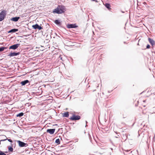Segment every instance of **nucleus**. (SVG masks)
I'll return each instance as SVG.
<instances>
[{
  "instance_id": "f257e3e1",
  "label": "nucleus",
  "mask_w": 155,
  "mask_h": 155,
  "mask_svg": "<svg viewBox=\"0 0 155 155\" xmlns=\"http://www.w3.org/2000/svg\"><path fill=\"white\" fill-rule=\"evenodd\" d=\"M66 10L65 7L63 5H58L53 11L54 13L61 14L64 13Z\"/></svg>"
},
{
  "instance_id": "f03ea898",
  "label": "nucleus",
  "mask_w": 155,
  "mask_h": 155,
  "mask_svg": "<svg viewBox=\"0 0 155 155\" xmlns=\"http://www.w3.org/2000/svg\"><path fill=\"white\" fill-rule=\"evenodd\" d=\"M6 13L5 10H4L0 13V21L3 20L5 18Z\"/></svg>"
},
{
  "instance_id": "7ed1b4c3",
  "label": "nucleus",
  "mask_w": 155,
  "mask_h": 155,
  "mask_svg": "<svg viewBox=\"0 0 155 155\" xmlns=\"http://www.w3.org/2000/svg\"><path fill=\"white\" fill-rule=\"evenodd\" d=\"M72 114V116L69 118L71 120H78L81 118V116L79 115H76L74 114Z\"/></svg>"
},
{
  "instance_id": "20e7f679",
  "label": "nucleus",
  "mask_w": 155,
  "mask_h": 155,
  "mask_svg": "<svg viewBox=\"0 0 155 155\" xmlns=\"http://www.w3.org/2000/svg\"><path fill=\"white\" fill-rule=\"evenodd\" d=\"M41 24L39 25L37 24H36L35 25H32V27L35 30L38 29V30H40L43 28V27L41 26Z\"/></svg>"
},
{
  "instance_id": "39448f33",
  "label": "nucleus",
  "mask_w": 155,
  "mask_h": 155,
  "mask_svg": "<svg viewBox=\"0 0 155 155\" xmlns=\"http://www.w3.org/2000/svg\"><path fill=\"white\" fill-rule=\"evenodd\" d=\"M17 142L18 143V145L20 147H26L28 145L27 143L19 140H17Z\"/></svg>"
},
{
  "instance_id": "423d86ee",
  "label": "nucleus",
  "mask_w": 155,
  "mask_h": 155,
  "mask_svg": "<svg viewBox=\"0 0 155 155\" xmlns=\"http://www.w3.org/2000/svg\"><path fill=\"white\" fill-rule=\"evenodd\" d=\"M20 44L17 43L11 45L9 47V49L15 50L17 49L20 46Z\"/></svg>"
},
{
  "instance_id": "0eeeda50",
  "label": "nucleus",
  "mask_w": 155,
  "mask_h": 155,
  "mask_svg": "<svg viewBox=\"0 0 155 155\" xmlns=\"http://www.w3.org/2000/svg\"><path fill=\"white\" fill-rule=\"evenodd\" d=\"M20 54V52H17L15 51L11 52L8 55V56L10 57H13L19 55Z\"/></svg>"
},
{
  "instance_id": "6e6552de",
  "label": "nucleus",
  "mask_w": 155,
  "mask_h": 155,
  "mask_svg": "<svg viewBox=\"0 0 155 155\" xmlns=\"http://www.w3.org/2000/svg\"><path fill=\"white\" fill-rule=\"evenodd\" d=\"M67 27L68 28H76L78 27V26L76 24H69L67 25Z\"/></svg>"
},
{
  "instance_id": "1a4fd4ad",
  "label": "nucleus",
  "mask_w": 155,
  "mask_h": 155,
  "mask_svg": "<svg viewBox=\"0 0 155 155\" xmlns=\"http://www.w3.org/2000/svg\"><path fill=\"white\" fill-rule=\"evenodd\" d=\"M55 130V128L48 129L47 130L46 132L51 134H52L54 133Z\"/></svg>"
},
{
  "instance_id": "9d476101",
  "label": "nucleus",
  "mask_w": 155,
  "mask_h": 155,
  "mask_svg": "<svg viewBox=\"0 0 155 155\" xmlns=\"http://www.w3.org/2000/svg\"><path fill=\"white\" fill-rule=\"evenodd\" d=\"M29 80H25L22 81L20 83V84L21 85V86L25 85L26 84L29 83Z\"/></svg>"
},
{
  "instance_id": "9b49d317",
  "label": "nucleus",
  "mask_w": 155,
  "mask_h": 155,
  "mask_svg": "<svg viewBox=\"0 0 155 155\" xmlns=\"http://www.w3.org/2000/svg\"><path fill=\"white\" fill-rule=\"evenodd\" d=\"M54 23L55 24H56V25H57L58 26H61V25L62 24L61 22L60 21V20L59 19H56L54 21Z\"/></svg>"
},
{
  "instance_id": "f8f14e48",
  "label": "nucleus",
  "mask_w": 155,
  "mask_h": 155,
  "mask_svg": "<svg viewBox=\"0 0 155 155\" xmlns=\"http://www.w3.org/2000/svg\"><path fill=\"white\" fill-rule=\"evenodd\" d=\"M148 41L152 46L155 45V42L152 39L149 38H148Z\"/></svg>"
},
{
  "instance_id": "ddd939ff",
  "label": "nucleus",
  "mask_w": 155,
  "mask_h": 155,
  "mask_svg": "<svg viewBox=\"0 0 155 155\" xmlns=\"http://www.w3.org/2000/svg\"><path fill=\"white\" fill-rule=\"evenodd\" d=\"M20 18L19 17H15L12 18L10 20L14 22H17L18 21Z\"/></svg>"
},
{
  "instance_id": "4468645a",
  "label": "nucleus",
  "mask_w": 155,
  "mask_h": 155,
  "mask_svg": "<svg viewBox=\"0 0 155 155\" xmlns=\"http://www.w3.org/2000/svg\"><path fill=\"white\" fill-rule=\"evenodd\" d=\"M18 29L16 28L12 29L8 31V33H14L18 31Z\"/></svg>"
},
{
  "instance_id": "2eb2a0df",
  "label": "nucleus",
  "mask_w": 155,
  "mask_h": 155,
  "mask_svg": "<svg viewBox=\"0 0 155 155\" xmlns=\"http://www.w3.org/2000/svg\"><path fill=\"white\" fill-rule=\"evenodd\" d=\"M105 7L107 8L108 10H110L111 9V8H110V5L109 3H106L105 4Z\"/></svg>"
},
{
  "instance_id": "dca6fc26",
  "label": "nucleus",
  "mask_w": 155,
  "mask_h": 155,
  "mask_svg": "<svg viewBox=\"0 0 155 155\" xmlns=\"http://www.w3.org/2000/svg\"><path fill=\"white\" fill-rule=\"evenodd\" d=\"M63 117H69V112H66L65 113H64V114H63Z\"/></svg>"
},
{
  "instance_id": "f3484780",
  "label": "nucleus",
  "mask_w": 155,
  "mask_h": 155,
  "mask_svg": "<svg viewBox=\"0 0 155 155\" xmlns=\"http://www.w3.org/2000/svg\"><path fill=\"white\" fill-rule=\"evenodd\" d=\"M9 152H12L13 151V149L12 146H8V147Z\"/></svg>"
},
{
  "instance_id": "a211bd4d",
  "label": "nucleus",
  "mask_w": 155,
  "mask_h": 155,
  "mask_svg": "<svg viewBox=\"0 0 155 155\" xmlns=\"http://www.w3.org/2000/svg\"><path fill=\"white\" fill-rule=\"evenodd\" d=\"M8 48V47H0V52L3 51L5 49H6Z\"/></svg>"
},
{
  "instance_id": "6ab92c4d",
  "label": "nucleus",
  "mask_w": 155,
  "mask_h": 155,
  "mask_svg": "<svg viewBox=\"0 0 155 155\" xmlns=\"http://www.w3.org/2000/svg\"><path fill=\"white\" fill-rule=\"evenodd\" d=\"M24 115V113L23 112H21L16 115L17 117H21L22 116Z\"/></svg>"
},
{
  "instance_id": "aec40b11",
  "label": "nucleus",
  "mask_w": 155,
  "mask_h": 155,
  "mask_svg": "<svg viewBox=\"0 0 155 155\" xmlns=\"http://www.w3.org/2000/svg\"><path fill=\"white\" fill-rule=\"evenodd\" d=\"M55 143H57L58 144H59L60 143L59 139H56L55 141Z\"/></svg>"
},
{
  "instance_id": "412c9836",
  "label": "nucleus",
  "mask_w": 155,
  "mask_h": 155,
  "mask_svg": "<svg viewBox=\"0 0 155 155\" xmlns=\"http://www.w3.org/2000/svg\"><path fill=\"white\" fill-rule=\"evenodd\" d=\"M0 155H6L4 152L0 150Z\"/></svg>"
},
{
  "instance_id": "4be33fe9",
  "label": "nucleus",
  "mask_w": 155,
  "mask_h": 155,
  "mask_svg": "<svg viewBox=\"0 0 155 155\" xmlns=\"http://www.w3.org/2000/svg\"><path fill=\"white\" fill-rule=\"evenodd\" d=\"M6 140H8V141L11 143H12L13 141L11 139H7V138H6Z\"/></svg>"
},
{
  "instance_id": "5701e85b",
  "label": "nucleus",
  "mask_w": 155,
  "mask_h": 155,
  "mask_svg": "<svg viewBox=\"0 0 155 155\" xmlns=\"http://www.w3.org/2000/svg\"><path fill=\"white\" fill-rule=\"evenodd\" d=\"M150 46L149 44H147L146 46V48L149 49L150 48Z\"/></svg>"
},
{
  "instance_id": "b1692460",
  "label": "nucleus",
  "mask_w": 155,
  "mask_h": 155,
  "mask_svg": "<svg viewBox=\"0 0 155 155\" xmlns=\"http://www.w3.org/2000/svg\"><path fill=\"white\" fill-rule=\"evenodd\" d=\"M2 138H3L4 139L7 138L6 137L5 135H2Z\"/></svg>"
},
{
  "instance_id": "393cba45",
  "label": "nucleus",
  "mask_w": 155,
  "mask_h": 155,
  "mask_svg": "<svg viewBox=\"0 0 155 155\" xmlns=\"http://www.w3.org/2000/svg\"><path fill=\"white\" fill-rule=\"evenodd\" d=\"M6 140V138L5 139H2V140H0V142L2 141H4L5 140Z\"/></svg>"
},
{
  "instance_id": "a878e982",
  "label": "nucleus",
  "mask_w": 155,
  "mask_h": 155,
  "mask_svg": "<svg viewBox=\"0 0 155 155\" xmlns=\"http://www.w3.org/2000/svg\"><path fill=\"white\" fill-rule=\"evenodd\" d=\"M123 118H125L126 117V115L124 116V114L123 115Z\"/></svg>"
},
{
  "instance_id": "bb28decb",
  "label": "nucleus",
  "mask_w": 155,
  "mask_h": 155,
  "mask_svg": "<svg viewBox=\"0 0 155 155\" xmlns=\"http://www.w3.org/2000/svg\"><path fill=\"white\" fill-rule=\"evenodd\" d=\"M130 150H125V151L126 152H129V151H130Z\"/></svg>"
},
{
  "instance_id": "cd10ccee",
  "label": "nucleus",
  "mask_w": 155,
  "mask_h": 155,
  "mask_svg": "<svg viewBox=\"0 0 155 155\" xmlns=\"http://www.w3.org/2000/svg\"><path fill=\"white\" fill-rule=\"evenodd\" d=\"M89 138L90 140H91V136L89 134Z\"/></svg>"
},
{
  "instance_id": "c85d7f7f",
  "label": "nucleus",
  "mask_w": 155,
  "mask_h": 155,
  "mask_svg": "<svg viewBox=\"0 0 155 155\" xmlns=\"http://www.w3.org/2000/svg\"><path fill=\"white\" fill-rule=\"evenodd\" d=\"M124 155H127V154L125 152H124Z\"/></svg>"
},
{
  "instance_id": "c756f323",
  "label": "nucleus",
  "mask_w": 155,
  "mask_h": 155,
  "mask_svg": "<svg viewBox=\"0 0 155 155\" xmlns=\"http://www.w3.org/2000/svg\"><path fill=\"white\" fill-rule=\"evenodd\" d=\"M91 1H96V0H91Z\"/></svg>"
},
{
  "instance_id": "7c9ffc66",
  "label": "nucleus",
  "mask_w": 155,
  "mask_h": 155,
  "mask_svg": "<svg viewBox=\"0 0 155 155\" xmlns=\"http://www.w3.org/2000/svg\"><path fill=\"white\" fill-rule=\"evenodd\" d=\"M124 44H126V42H125V41H124Z\"/></svg>"
},
{
  "instance_id": "2f4dec72",
  "label": "nucleus",
  "mask_w": 155,
  "mask_h": 155,
  "mask_svg": "<svg viewBox=\"0 0 155 155\" xmlns=\"http://www.w3.org/2000/svg\"><path fill=\"white\" fill-rule=\"evenodd\" d=\"M121 12H122L123 13H124V12L121 11Z\"/></svg>"
},
{
  "instance_id": "473e14b6",
  "label": "nucleus",
  "mask_w": 155,
  "mask_h": 155,
  "mask_svg": "<svg viewBox=\"0 0 155 155\" xmlns=\"http://www.w3.org/2000/svg\"><path fill=\"white\" fill-rule=\"evenodd\" d=\"M8 152H4L5 153H7Z\"/></svg>"
},
{
  "instance_id": "72a5a7b5",
  "label": "nucleus",
  "mask_w": 155,
  "mask_h": 155,
  "mask_svg": "<svg viewBox=\"0 0 155 155\" xmlns=\"http://www.w3.org/2000/svg\"><path fill=\"white\" fill-rule=\"evenodd\" d=\"M116 137V138H117L118 137L117 136V137Z\"/></svg>"
},
{
  "instance_id": "f704fd0d",
  "label": "nucleus",
  "mask_w": 155,
  "mask_h": 155,
  "mask_svg": "<svg viewBox=\"0 0 155 155\" xmlns=\"http://www.w3.org/2000/svg\"><path fill=\"white\" fill-rule=\"evenodd\" d=\"M116 137V138H117L118 137L117 136V137Z\"/></svg>"
},
{
  "instance_id": "c9c22d12",
  "label": "nucleus",
  "mask_w": 155,
  "mask_h": 155,
  "mask_svg": "<svg viewBox=\"0 0 155 155\" xmlns=\"http://www.w3.org/2000/svg\"><path fill=\"white\" fill-rule=\"evenodd\" d=\"M86 123H87V121H86Z\"/></svg>"
},
{
  "instance_id": "e433bc0d",
  "label": "nucleus",
  "mask_w": 155,
  "mask_h": 155,
  "mask_svg": "<svg viewBox=\"0 0 155 155\" xmlns=\"http://www.w3.org/2000/svg\"><path fill=\"white\" fill-rule=\"evenodd\" d=\"M143 101L144 102H145V101Z\"/></svg>"
},
{
  "instance_id": "4c0bfd02",
  "label": "nucleus",
  "mask_w": 155,
  "mask_h": 155,
  "mask_svg": "<svg viewBox=\"0 0 155 155\" xmlns=\"http://www.w3.org/2000/svg\"><path fill=\"white\" fill-rule=\"evenodd\" d=\"M55 34L56 35H57L56 33H55Z\"/></svg>"
},
{
  "instance_id": "58836bf2",
  "label": "nucleus",
  "mask_w": 155,
  "mask_h": 155,
  "mask_svg": "<svg viewBox=\"0 0 155 155\" xmlns=\"http://www.w3.org/2000/svg\"><path fill=\"white\" fill-rule=\"evenodd\" d=\"M108 93H110V91H108Z\"/></svg>"
},
{
  "instance_id": "ea45409f",
  "label": "nucleus",
  "mask_w": 155,
  "mask_h": 155,
  "mask_svg": "<svg viewBox=\"0 0 155 155\" xmlns=\"http://www.w3.org/2000/svg\"><path fill=\"white\" fill-rule=\"evenodd\" d=\"M87 126V125H86V126H85V127H86Z\"/></svg>"
},
{
  "instance_id": "a19ab883",
  "label": "nucleus",
  "mask_w": 155,
  "mask_h": 155,
  "mask_svg": "<svg viewBox=\"0 0 155 155\" xmlns=\"http://www.w3.org/2000/svg\"><path fill=\"white\" fill-rule=\"evenodd\" d=\"M132 151H131L130 152V153H132Z\"/></svg>"
},
{
  "instance_id": "79ce46f5",
  "label": "nucleus",
  "mask_w": 155,
  "mask_h": 155,
  "mask_svg": "<svg viewBox=\"0 0 155 155\" xmlns=\"http://www.w3.org/2000/svg\"><path fill=\"white\" fill-rule=\"evenodd\" d=\"M61 60H62V58H61Z\"/></svg>"
},
{
  "instance_id": "37998d69",
  "label": "nucleus",
  "mask_w": 155,
  "mask_h": 155,
  "mask_svg": "<svg viewBox=\"0 0 155 155\" xmlns=\"http://www.w3.org/2000/svg\"><path fill=\"white\" fill-rule=\"evenodd\" d=\"M95 90H94V91H95Z\"/></svg>"
},
{
  "instance_id": "c03bdc74",
  "label": "nucleus",
  "mask_w": 155,
  "mask_h": 155,
  "mask_svg": "<svg viewBox=\"0 0 155 155\" xmlns=\"http://www.w3.org/2000/svg\"><path fill=\"white\" fill-rule=\"evenodd\" d=\"M56 125H57V124H55Z\"/></svg>"
},
{
  "instance_id": "a18cd8bd",
  "label": "nucleus",
  "mask_w": 155,
  "mask_h": 155,
  "mask_svg": "<svg viewBox=\"0 0 155 155\" xmlns=\"http://www.w3.org/2000/svg\"><path fill=\"white\" fill-rule=\"evenodd\" d=\"M21 42V41H20V42Z\"/></svg>"
}]
</instances>
